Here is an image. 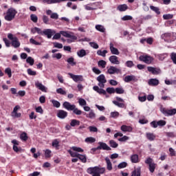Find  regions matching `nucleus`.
<instances>
[{"label":"nucleus","mask_w":176,"mask_h":176,"mask_svg":"<svg viewBox=\"0 0 176 176\" xmlns=\"http://www.w3.org/2000/svg\"><path fill=\"white\" fill-rule=\"evenodd\" d=\"M68 152L69 153L70 156H72V157H77L78 158V157H79V156H80V154L74 152L71 150H68Z\"/></svg>","instance_id":"31"},{"label":"nucleus","mask_w":176,"mask_h":176,"mask_svg":"<svg viewBox=\"0 0 176 176\" xmlns=\"http://www.w3.org/2000/svg\"><path fill=\"white\" fill-rule=\"evenodd\" d=\"M146 137L149 141H153L156 136L153 133H146Z\"/></svg>","instance_id":"34"},{"label":"nucleus","mask_w":176,"mask_h":176,"mask_svg":"<svg viewBox=\"0 0 176 176\" xmlns=\"http://www.w3.org/2000/svg\"><path fill=\"white\" fill-rule=\"evenodd\" d=\"M93 89L95 90V91H97L99 94H104V96H107V91L98 87V86H94Z\"/></svg>","instance_id":"18"},{"label":"nucleus","mask_w":176,"mask_h":176,"mask_svg":"<svg viewBox=\"0 0 176 176\" xmlns=\"http://www.w3.org/2000/svg\"><path fill=\"white\" fill-rule=\"evenodd\" d=\"M78 57H85L86 56V50H80L77 52Z\"/></svg>","instance_id":"33"},{"label":"nucleus","mask_w":176,"mask_h":176,"mask_svg":"<svg viewBox=\"0 0 176 176\" xmlns=\"http://www.w3.org/2000/svg\"><path fill=\"white\" fill-rule=\"evenodd\" d=\"M20 139L21 141H27L28 140V135H27V133L23 132L20 135Z\"/></svg>","instance_id":"28"},{"label":"nucleus","mask_w":176,"mask_h":176,"mask_svg":"<svg viewBox=\"0 0 176 176\" xmlns=\"http://www.w3.org/2000/svg\"><path fill=\"white\" fill-rule=\"evenodd\" d=\"M51 102L53 104L54 107H55L56 108H60V105H61V104H60V102L54 100H51Z\"/></svg>","instance_id":"44"},{"label":"nucleus","mask_w":176,"mask_h":176,"mask_svg":"<svg viewBox=\"0 0 176 176\" xmlns=\"http://www.w3.org/2000/svg\"><path fill=\"white\" fill-rule=\"evenodd\" d=\"M98 145L96 148L95 151H98L103 149V151H111V147H109L106 143L102 142H99Z\"/></svg>","instance_id":"8"},{"label":"nucleus","mask_w":176,"mask_h":176,"mask_svg":"<svg viewBox=\"0 0 176 176\" xmlns=\"http://www.w3.org/2000/svg\"><path fill=\"white\" fill-rule=\"evenodd\" d=\"M74 113H75L76 115H82V111L78 109V108L74 107V109L72 110Z\"/></svg>","instance_id":"57"},{"label":"nucleus","mask_w":176,"mask_h":176,"mask_svg":"<svg viewBox=\"0 0 176 176\" xmlns=\"http://www.w3.org/2000/svg\"><path fill=\"white\" fill-rule=\"evenodd\" d=\"M108 74L110 75H113V74H119L120 72V69H118L116 67L111 66L107 70Z\"/></svg>","instance_id":"13"},{"label":"nucleus","mask_w":176,"mask_h":176,"mask_svg":"<svg viewBox=\"0 0 176 176\" xmlns=\"http://www.w3.org/2000/svg\"><path fill=\"white\" fill-rule=\"evenodd\" d=\"M35 86L37 89H38V90H41L44 93H47V88H46L45 85H43L42 83L39 82L38 81L35 82Z\"/></svg>","instance_id":"12"},{"label":"nucleus","mask_w":176,"mask_h":176,"mask_svg":"<svg viewBox=\"0 0 176 176\" xmlns=\"http://www.w3.org/2000/svg\"><path fill=\"white\" fill-rule=\"evenodd\" d=\"M147 70L148 72H151L153 75H160V74H162V69L159 67H148Z\"/></svg>","instance_id":"9"},{"label":"nucleus","mask_w":176,"mask_h":176,"mask_svg":"<svg viewBox=\"0 0 176 176\" xmlns=\"http://www.w3.org/2000/svg\"><path fill=\"white\" fill-rule=\"evenodd\" d=\"M26 63H28V64H30V65H34V63H35V60H34V58H32V57L29 56L26 59Z\"/></svg>","instance_id":"36"},{"label":"nucleus","mask_w":176,"mask_h":176,"mask_svg":"<svg viewBox=\"0 0 176 176\" xmlns=\"http://www.w3.org/2000/svg\"><path fill=\"white\" fill-rule=\"evenodd\" d=\"M174 17V15L171 14H167L163 15L164 20H170Z\"/></svg>","instance_id":"41"},{"label":"nucleus","mask_w":176,"mask_h":176,"mask_svg":"<svg viewBox=\"0 0 176 176\" xmlns=\"http://www.w3.org/2000/svg\"><path fill=\"white\" fill-rule=\"evenodd\" d=\"M68 75L70 76V78H72V79H73V80L74 82H83L84 79H83V76L81 75H75L73 74L72 73H68Z\"/></svg>","instance_id":"10"},{"label":"nucleus","mask_w":176,"mask_h":176,"mask_svg":"<svg viewBox=\"0 0 176 176\" xmlns=\"http://www.w3.org/2000/svg\"><path fill=\"white\" fill-rule=\"evenodd\" d=\"M87 173L92 176H101V174L105 173V168H100L99 166L90 167L87 168Z\"/></svg>","instance_id":"1"},{"label":"nucleus","mask_w":176,"mask_h":176,"mask_svg":"<svg viewBox=\"0 0 176 176\" xmlns=\"http://www.w3.org/2000/svg\"><path fill=\"white\" fill-rule=\"evenodd\" d=\"M107 53H108V51H107L106 50L102 51L101 50H99L97 51V54L98 56H102V57H105Z\"/></svg>","instance_id":"29"},{"label":"nucleus","mask_w":176,"mask_h":176,"mask_svg":"<svg viewBox=\"0 0 176 176\" xmlns=\"http://www.w3.org/2000/svg\"><path fill=\"white\" fill-rule=\"evenodd\" d=\"M110 116L111 118H118L119 117V112L118 111L111 112Z\"/></svg>","instance_id":"60"},{"label":"nucleus","mask_w":176,"mask_h":176,"mask_svg":"<svg viewBox=\"0 0 176 176\" xmlns=\"http://www.w3.org/2000/svg\"><path fill=\"white\" fill-rule=\"evenodd\" d=\"M30 42L32 45H36L37 46H41V45H42L41 43L37 42L36 41L34 40V38H30Z\"/></svg>","instance_id":"56"},{"label":"nucleus","mask_w":176,"mask_h":176,"mask_svg":"<svg viewBox=\"0 0 176 176\" xmlns=\"http://www.w3.org/2000/svg\"><path fill=\"white\" fill-rule=\"evenodd\" d=\"M160 111L166 116H173L176 113V109H166L165 108H161Z\"/></svg>","instance_id":"7"},{"label":"nucleus","mask_w":176,"mask_h":176,"mask_svg":"<svg viewBox=\"0 0 176 176\" xmlns=\"http://www.w3.org/2000/svg\"><path fill=\"white\" fill-rule=\"evenodd\" d=\"M98 66L99 67H102V68H105V65H107V62H105V60H99L98 61Z\"/></svg>","instance_id":"51"},{"label":"nucleus","mask_w":176,"mask_h":176,"mask_svg":"<svg viewBox=\"0 0 176 176\" xmlns=\"http://www.w3.org/2000/svg\"><path fill=\"white\" fill-rule=\"evenodd\" d=\"M116 93H117V94H123V93H124V89L122 87H117L116 88Z\"/></svg>","instance_id":"49"},{"label":"nucleus","mask_w":176,"mask_h":176,"mask_svg":"<svg viewBox=\"0 0 176 176\" xmlns=\"http://www.w3.org/2000/svg\"><path fill=\"white\" fill-rule=\"evenodd\" d=\"M125 167H127V163L126 162H121L118 166V168H124Z\"/></svg>","instance_id":"58"},{"label":"nucleus","mask_w":176,"mask_h":176,"mask_svg":"<svg viewBox=\"0 0 176 176\" xmlns=\"http://www.w3.org/2000/svg\"><path fill=\"white\" fill-rule=\"evenodd\" d=\"M56 93H58V94H61L62 96H66L67 95V91L64 89H63V88H58L56 89Z\"/></svg>","instance_id":"30"},{"label":"nucleus","mask_w":176,"mask_h":176,"mask_svg":"<svg viewBox=\"0 0 176 176\" xmlns=\"http://www.w3.org/2000/svg\"><path fill=\"white\" fill-rule=\"evenodd\" d=\"M89 45L94 49H98V44H97V43L90 42Z\"/></svg>","instance_id":"61"},{"label":"nucleus","mask_w":176,"mask_h":176,"mask_svg":"<svg viewBox=\"0 0 176 176\" xmlns=\"http://www.w3.org/2000/svg\"><path fill=\"white\" fill-rule=\"evenodd\" d=\"M50 17L54 20H57L58 19V14L54 12L51 14Z\"/></svg>","instance_id":"64"},{"label":"nucleus","mask_w":176,"mask_h":176,"mask_svg":"<svg viewBox=\"0 0 176 176\" xmlns=\"http://www.w3.org/2000/svg\"><path fill=\"white\" fill-rule=\"evenodd\" d=\"M8 38L10 39V41H11V45L15 49L20 47V41H19L17 36L13 35L12 33H9L8 34Z\"/></svg>","instance_id":"2"},{"label":"nucleus","mask_w":176,"mask_h":176,"mask_svg":"<svg viewBox=\"0 0 176 176\" xmlns=\"http://www.w3.org/2000/svg\"><path fill=\"white\" fill-rule=\"evenodd\" d=\"M60 35L65 36V38H70L71 39H78V37L74 36V33L69 34L68 32L60 31Z\"/></svg>","instance_id":"11"},{"label":"nucleus","mask_w":176,"mask_h":176,"mask_svg":"<svg viewBox=\"0 0 176 176\" xmlns=\"http://www.w3.org/2000/svg\"><path fill=\"white\" fill-rule=\"evenodd\" d=\"M78 159L82 162V163H86L87 162V158H86V155H78Z\"/></svg>","instance_id":"37"},{"label":"nucleus","mask_w":176,"mask_h":176,"mask_svg":"<svg viewBox=\"0 0 176 176\" xmlns=\"http://www.w3.org/2000/svg\"><path fill=\"white\" fill-rule=\"evenodd\" d=\"M30 20L33 21V23H38V16L34 14L30 15Z\"/></svg>","instance_id":"42"},{"label":"nucleus","mask_w":176,"mask_h":176,"mask_svg":"<svg viewBox=\"0 0 176 176\" xmlns=\"http://www.w3.org/2000/svg\"><path fill=\"white\" fill-rule=\"evenodd\" d=\"M122 21H127L128 20H133V16L130 15H126L122 18Z\"/></svg>","instance_id":"55"},{"label":"nucleus","mask_w":176,"mask_h":176,"mask_svg":"<svg viewBox=\"0 0 176 176\" xmlns=\"http://www.w3.org/2000/svg\"><path fill=\"white\" fill-rule=\"evenodd\" d=\"M11 116L14 119H16V118H21V113H17V112L11 113Z\"/></svg>","instance_id":"50"},{"label":"nucleus","mask_w":176,"mask_h":176,"mask_svg":"<svg viewBox=\"0 0 176 176\" xmlns=\"http://www.w3.org/2000/svg\"><path fill=\"white\" fill-rule=\"evenodd\" d=\"M51 153H52V151L49 150V149H46L45 151V157L47 159L49 157H51Z\"/></svg>","instance_id":"54"},{"label":"nucleus","mask_w":176,"mask_h":176,"mask_svg":"<svg viewBox=\"0 0 176 176\" xmlns=\"http://www.w3.org/2000/svg\"><path fill=\"white\" fill-rule=\"evenodd\" d=\"M89 130L91 133H97L98 131V129L96 126H89Z\"/></svg>","instance_id":"46"},{"label":"nucleus","mask_w":176,"mask_h":176,"mask_svg":"<svg viewBox=\"0 0 176 176\" xmlns=\"http://www.w3.org/2000/svg\"><path fill=\"white\" fill-rule=\"evenodd\" d=\"M87 118H89V119H94V118H96V113L94 111H93V110H91L89 115L87 116Z\"/></svg>","instance_id":"52"},{"label":"nucleus","mask_w":176,"mask_h":176,"mask_svg":"<svg viewBox=\"0 0 176 176\" xmlns=\"http://www.w3.org/2000/svg\"><path fill=\"white\" fill-rule=\"evenodd\" d=\"M96 141V138L93 137L87 138L85 139V142H88L89 144H93Z\"/></svg>","instance_id":"43"},{"label":"nucleus","mask_w":176,"mask_h":176,"mask_svg":"<svg viewBox=\"0 0 176 176\" xmlns=\"http://www.w3.org/2000/svg\"><path fill=\"white\" fill-rule=\"evenodd\" d=\"M58 118L60 119H65L68 116V113L64 110H59L57 113Z\"/></svg>","instance_id":"16"},{"label":"nucleus","mask_w":176,"mask_h":176,"mask_svg":"<svg viewBox=\"0 0 176 176\" xmlns=\"http://www.w3.org/2000/svg\"><path fill=\"white\" fill-rule=\"evenodd\" d=\"M79 124H80V121L78 120H72L70 122V126H72V127H75V126H79Z\"/></svg>","instance_id":"25"},{"label":"nucleus","mask_w":176,"mask_h":176,"mask_svg":"<svg viewBox=\"0 0 176 176\" xmlns=\"http://www.w3.org/2000/svg\"><path fill=\"white\" fill-rule=\"evenodd\" d=\"M170 58H171L173 64L176 65V53L175 52H173L170 54Z\"/></svg>","instance_id":"47"},{"label":"nucleus","mask_w":176,"mask_h":176,"mask_svg":"<svg viewBox=\"0 0 176 176\" xmlns=\"http://www.w3.org/2000/svg\"><path fill=\"white\" fill-rule=\"evenodd\" d=\"M127 5L122 4L118 6V10H120V12H124L125 10H127Z\"/></svg>","instance_id":"26"},{"label":"nucleus","mask_w":176,"mask_h":176,"mask_svg":"<svg viewBox=\"0 0 176 176\" xmlns=\"http://www.w3.org/2000/svg\"><path fill=\"white\" fill-rule=\"evenodd\" d=\"M113 104H114V105H116L117 107H118L119 108H124V103H120L118 102L116 100L113 101Z\"/></svg>","instance_id":"45"},{"label":"nucleus","mask_w":176,"mask_h":176,"mask_svg":"<svg viewBox=\"0 0 176 176\" xmlns=\"http://www.w3.org/2000/svg\"><path fill=\"white\" fill-rule=\"evenodd\" d=\"M160 83V82L157 78H151V79H149L148 81V86L155 87V86H157Z\"/></svg>","instance_id":"14"},{"label":"nucleus","mask_w":176,"mask_h":176,"mask_svg":"<svg viewBox=\"0 0 176 176\" xmlns=\"http://www.w3.org/2000/svg\"><path fill=\"white\" fill-rule=\"evenodd\" d=\"M146 164H148V169L151 173H155V168H156V164L153 162V160L148 157L145 160Z\"/></svg>","instance_id":"4"},{"label":"nucleus","mask_w":176,"mask_h":176,"mask_svg":"<svg viewBox=\"0 0 176 176\" xmlns=\"http://www.w3.org/2000/svg\"><path fill=\"white\" fill-rule=\"evenodd\" d=\"M126 67L131 68V67H134V63L131 60H128L126 62Z\"/></svg>","instance_id":"63"},{"label":"nucleus","mask_w":176,"mask_h":176,"mask_svg":"<svg viewBox=\"0 0 176 176\" xmlns=\"http://www.w3.org/2000/svg\"><path fill=\"white\" fill-rule=\"evenodd\" d=\"M60 142H58V140H54L52 142V146H54V148H56L57 149H58V147L60 146Z\"/></svg>","instance_id":"48"},{"label":"nucleus","mask_w":176,"mask_h":176,"mask_svg":"<svg viewBox=\"0 0 176 176\" xmlns=\"http://www.w3.org/2000/svg\"><path fill=\"white\" fill-rule=\"evenodd\" d=\"M140 61H143L146 64H152L153 62V58L148 55H142L139 57Z\"/></svg>","instance_id":"5"},{"label":"nucleus","mask_w":176,"mask_h":176,"mask_svg":"<svg viewBox=\"0 0 176 176\" xmlns=\"http://www.w3.org/2000/svg\"><path fill=\"white\" fill-rule=\"evenodd\" d=\"M72 149H73V151L75 152H83V150L80 147L73 146L72 147Z\"/></svg>","instance_id":"59"},{"label":"nucleus","mask_w":176,"mask_h":176,"mask_svg":"<svg viewBox=\"0 0 176 176\" xmlns=\"http://www.w3.org/2000/svg\"><path fill=\"white\" fill-rule=\"evenodd\" d=\"M110 50L112 53V54H116V55H119L120 52L119 50H118V48H115L113 47V43H110Z\"/></svg>","instance_id":"20"},{"label":"nucleus","mask_w":176,"mask_h":176,"mask_svg":"<svg viewBox=\"0 0 176 176\" xmlns=\"http://www.w3.org/2000/svg\"><path fill=\"white\" fill-rule=\"evenodd\" d=\"M106 91L109 93V94H115L116 89L113 87H108L107 88Z\"/></svg>","instance_id":"38"},{"label":"nucleus","mask_w":176,"mask_h":176,"mask_svg":"<svg viewBox=\"0 0 176 176\" xmlns=\"http://www.w3.org/2000/svg\"><path fill=\"white\" fill-rule=\"evenodd\" d=\"M43 35H46L49 39L53 36V30L52 29H46L43 31Z\"/></svg>","instance_id":"19"},{"label":"nucleus","mask_w":176,"mask_h":176,"mask_svg":"<svg viewBox=\"0 0 176 176\" xmlns=\"http://www.w3.org/2000/svg\"><path fill=\"white\" fill-rule=\"evenodd\" d=\"M96 29L98 31H100V32H105V28L101 25H96Z\"/></svg>","instance_id":"32"},{"label":"nucleus","mask_w":176,"mask_h":176,"mask_svg":"<svg viewBox=\"0 0 176 176\" xmlns=\"http://www.w3.org/2000/svg\"><path fill=\"white\" fill-rule=\"evenodd\" d=\"M109 61L111 64H116L117 65H119V64H120V62L119 61V60H118V56H110Z\"/></svg>","instance_id":"17"},{"label":"nucleus","mask_w":176,"mask_h":176,"mask_svg":"<svg viewBox=\"0 0 176 176\" xmlns=\"http://www.w3.org/2000/svg\"><path fill=\"white\" fill-rule=\"evenodd\" d=\"M5 72L8 75L10 78H12V69L10 68L6 69Z\"/></svg>","instance_id":"62"},{"label":"nucleus","mask_w":176,"mask_h":176,"mask_svg":"<svg viewBox=\"0 0 176 176\" xmlns=\"http://www.w3.org/2000/svg\"><path fill=\"white\" fill-rule=\"evenodd\" d=\"M121 130L122 131H124V133L131 131L132 129L131 126H127V125H122L121 126Z\"/></svg>","instance_id":"23"},{"label":"nucleus","mask_w":176,"mask_h":176,"mask_svg":"<svg viewBox=\"0 0 176 176\" xmlns=\"http://www.w3.org/2000/svg\"><path fill=\"white\" fill-rule=\"evenodd\" d=\"M16 14H17V11L14 8H9L7 11L6 16H5V19L7 21H12Z\"/></svg>","instance_id":"3"},{"label":"nucleus","mask_w":176,"mask_h":176,"mask_svg":"<svg viewBox=\"0 0 176 176\" xmlns=\"http://www.w3.org/2000/svg\"><path fill=\"white\" fill-rule=\"evenodd\" d=\"M105 161L107 163V168L109 170V171H111L112 170V162H111V160L108 157L105 158Z\"/></svg>","instance_id":"21"},{"label":"nucleus","mask_w":176,"mask_h":176,"mask_svg":"<svg viewBox=\"0 0 176 176\" xmlns=\"http://www.w3.org/2000/svg\"><path fill=\"white\" fill-rule=\"evenodd\" d=\"M67 63H68V64L72 65V67L76 65V62H75V59L74 58V57H70V58H67Z\"/></svg>","instance_id":"24"},{"label":"nucleus","mask_w":176,"mask_h":176,"mask_svg":"<svg viewBox=\"0 0 176 176\" xmlns=\"http://www.w3.org/2000/svg\"><path fill=\"white\" fill-rule=\"evenodd\" d=\"M63 107L65 109H67V111H73L76 107L75 104H71L69 102H65L63 103Z\"/></svg>","instance_id":"15"},{"label":"nucleus","mask_w":176,"mask_h":176,"mask_svg":"<svg viewBox=\"0 0 176 176\" xmlns=\"http://www.w3.org/2000/svg\"><path fill=\"white\" fill-rule=\"evenodd\" d=\"M131 162H132V163H138L140 162V160L138 159V155H132L131 156Z\"/></svg>","instance_id":"22"},{"label":"nucleus","mask_w":176,"mask_h":176,"mask_svg":"<svg viewBox=\"0 0 176 176\" xmlns=\"http://www.w3.org/2000/svg\"><path fill=\"white\" fill-rule=\"evenodd\" d=\"M150 9L153 12H155L157 14H160V9H159V8L151 6Z\"/></svg>","instance_id":"35"},{"label":"nucleus","mask_w":176,"mask_h":176,"mask_svg":"<svg viewBox=\"0 0 176 176\" xmlns=\"http://www.w3.org/2000/svg\"><path fill=\"white\" fill-rule=\"evenodd\" d=\"M134 79H135L134 76H126L124 78V82L129 83V82H131V80H134Z\"/></svg>","instance_id":"27"},{"label":"nucleus","mask_w":176,"mask_h":176,"mask_svg":"<svg viewBox=\"0 0 176 176\" xmlns=\"http://www.w3.org/2000/svg\"><path fill=\"white\" fill-rule=\"evenodd\" d=\"M78 103L81 107H85V105H87L86 100L83 98H80L78 100Z\"/></svg>","instance_id":"40"},{"label":"nucleus","mask_w":176,"mask_h":176,"mask_svg":"<svg viewBox=\"0 0 176 176\" xmlns=\"http://www.w3.org/2000/svg\"><path fill=\"white\" fill-rule=\"evenodd\" d=\"M98 82V87L104 89L105 87V82H107V79L105 78V76L104 74H100L96 78Z\"/></svg>","instance_id":"6"},{"label":"nucleus","mask_w":176,"mask_h":176,"mask_svg":"<svg viewBox=\"0 0 176 176\" xmlns=\"http://www.w3.org/2000/svg\"><path fill=\"white\" fill-rule=\"evenodd\" d=\"M28 74L31 76H35V75H36V72L33 71L32 69H28Z\"/></svg>","instance_id":"53"},{"label":"nucleus","mask_w":176,"mask_h":176,"mask_svg":"<svg viewBox=\"0 0 176 176\" xmlns=\"http://www.w3.org/2000/svg\"><path fill=\"white\" fill-rule=\"evenodd\" d=\"M109 145L111 146V148H118V146H119V144H118V143H116V142L114 140H110Z\"/></svg>","instance_id":"39"}]
</instances>
